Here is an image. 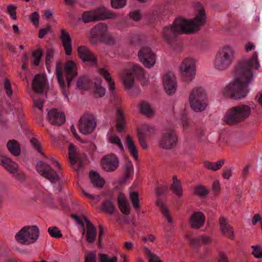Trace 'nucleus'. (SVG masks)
<instances>
[{
    "label": "nucleus",
    "instance_id": "obj_7",
    "mask_svg": "<svg viewBox=\"0 0 262 262\" xmlns=\"http://www.w3.org/2000/svg\"><path fill=\"white\" fill-rule=\"evenodd\" d=\"M234 59V52L232 48L225 46L221 48L217 53L215 60V67L219 70L227 69L233 62Z\"/></svg>",
    "mask_w": 262,
    "mask_h": 262
},
{
    "label": "nucleus",
    "instance_id": "obj_48",
    "mask_svg": "<svg viewBox=\"0 0 262 262\" xmlns=\"http://www.w3.org/2000/svg\"><path fill=\"white\" fill-rule=\"evenodd\" d=\"M145 252L149 257V262H162L160 257L156 254L151 253V251L147 247L144 248Z\"/></svg>",
    "mask_w": 262,
    "mask_h": 262
},
{
    "label": "nucleus",
    "instance_id": "obj_18",
    "mask_svg": "<svg viewBox=\"0 0 262 262\" xmlns=\"http://www.w3.org/2000/svg\"><path fill=\"white\" fill-rule=\"evenodd\" d=\"M48 119L53 125L60 126L66 121V116L63 113L59 112L56 108H52L48 113Z\"/></svg>",
    "mask_w": 262,
    "mask_h": 262
},
{
    "label": "nucleus",
    "instance_id": "obj_4",
    "mask_svg": "<svg viewBox=\"0 0 262 262\" xmlns=\"http://www.w3.org/2000/svg\"><path fill=\"white\" fill-rule=\"evenodd\" d=\"M39 236V229L37 226H25L15 235V239L21 245L35 243Z\"/></svg>",
    "mask_w": 262,
    "mask_h": 262
},
{
    "label": "nucleus",
    "instance_id": "obj_11",
    "mask_svg": "<svg viewBox=\"0 0 262 262\" xmlns=\"http://www.w3.org/2000/svg\"><path fill=\"white\" fill-rule=\"evenodd\" d=\"M180 72L185 81H191L195 75V64L190 58L184 59L180 66Z\"/></svg>",
    "mask_w": 262,
    "mask_h": 262
},
{
    "label": "nucleus",
    "instance_id": "obj_45",
    "mask_svg": "<svg viewBox=\"0 0 262 262\" xmlns=\"http://www.w3.org/2000/svg\"><path fill=\"white\" fill-rule=\"evenodd\" d=\"M129 198L134 208L135 209H138L139 208V199L138 193L136 191H133L130 192Z\"/></svg>",
    "mask_w": 262,
    "mask_h": 262
},
{
    "label": "nucleus",
    "instance_id": "obj_60",
    "mask_svg": "<svg viewBox=\"0 0 262 262\" xmlns=\"http://www.w3.org/2000/svg\"><path fill=\"white\" fill-rule=\"evenodd\" d=\"M4 89L6 90V94L11 97L12 95V90L10 80L8 78H6L4 81Z\"/></svg>",
    "mask_w": 262,
    "mask_h": 262
},
{
    "label": "nucleus",
    "instance_id": "obj_32",
    "mask_svg": "<svg viewBox=\"0 0 262 262\" xmlns=\"http://www.w3.org/2000/svg\"><path fill=\"white\" fill-rule=\"evenodd\" d=\"M90 85L91 81L87 76L82 75L77 79L76 86L79 90L83 91L88 90Z\"/></svg>",
    "mask_w": 262,
    "mask_h": 262
},
{
    "label": "nucleus",
    "instance_id": "obj_27",
    "mask_svg": "<svg viewBox=\"0 0 262 262\" xmlns=\"http://www.w3.org/2000/svg\"><path fill=\"white\" fill-rule=\"evenodd\" d=\"M60 62H58L56 66V77L57 79V81L59 86L61 90V92L63 94V95L66 97H67V92L66 91V85L64 79L63 77L62 73L60 69Z\"/></svg>",
    "mask_w": 262,
    "mask_h": 262
},
{
    "label": "nucleus",
    "instance_id": "obj_57",
    "mask_svg": "<svg viewBox=\"0 0 262 262\" xmlns=\"http://www.w3.org/2000/svg\"><path fill=\"white\" fill-rule=\"evenodd\" d=\"M126 3V0H111L112 6L115 9H119L123 7Z\"/></svg>",
    "mask_w": 262,
    "mask_h": 262
},
{
    "label": "nucleus",
    "instance_id": "obj_49",
    "mask_svg": "<svg viewBox=\"0 0 262 262\" xmlns=\"http://www.w3.org/2000/svg\"><path fill=\"white\" fill-rule=\"evenodd\" d=\"M186 237L189 244L191 246H192L195 248H199L200 247L201 243L200 236L197 238H195L193 237L190 235H187Z\"/></svg>",
    "mask_w": 262,
    "mask_h": 262
},
{
    "label": "nucleus",
    "instance_id": "obj_5",
    "mask_svg": "<svg viewBox=\"0 0 262 262\" xmlns=\"http://www.w3.org/2000/svg\"><path fill=\"white\" fill-rule=\"evenodd\" d=\"M189 100L191 108L195 112L204 111L207 105V97L202 87H195L191 91Z\"/></svg>",
    "mask_w": 262,
    "mask_h": 262
},
{
    "label": "nucleus",
    "instance_id": "obj_28",
    "mask_svg": "<svg viewBox=\"0 0 262 262\" xmlns=\"http://www.w3.org/2000/svg\"><path fill=\"white\" fill-rule=\"evenodd\" d=\"M99 73L107 81L111 91V95L115 93V83L114 79L111 76L110 73L105 69L101 68L98 70Z\"/></svg>",
    "mask_w": 262,
    "mask_h": 262
},
{
    "label": "nucleus",
    "instance_id": "obj_52",
    "mask_svg": "<svg viewBox=\"0 0 262 262\" xmlns=\"http://www.w3.org/2000/svg\"><path fill=\"white\" fill-rule=\"evenodd\" d=\"M99 233L98 237V247L101 249L103 247L102 244V236L105 234L103 227L101 225L98 226Z\"/></svg>",
    "mask_w": 262,
    "mask_h": 262
},
{
    "label": "nucleus",
    "instance_id": "obj_35",
    "mask_svg": "<svg viewBox=\"0 0 262 262\" xmlns=\"http://www.w3.org/2000/svg\"><path fill=\"white\" fill-rule=\"evenodd\" d=\"M102 80L100 78L96 79L94 83V94L97 97H102L105 94V89L101 86Z\"/></svg>",
    "mask_w": 262,
    "mask_h": 262
},
{
    "label": "nucleus",
    "instance_id": "obj_41",
    "mask_svg": "<svg viewBox=\"0 0 262 262\" xmlns=\"http://www.w3.org/2000/svg\"><path fill=\"white\" fill-rule=\"evenodd\" d=\"M140 112L142 114L149 117L153 115V111L150 105L146 102H142L140 104Z\"/></svg>",
    "mask_w": 262,
    "mask_h": 262
},
{
    "label": "nucleus",
    "instance_id": "obj_63",
    "mask_svg": "<svg viewBox=\"0 0 262 262\" xmlns=\"http://www.w3.org/2000/svg\"><path fill=\"white\" fill-rule=\"evenodd\" d=\"M84 262H96V255L94 252H90L85 256Z\"/></svg>",
    "mask_w": 262,
    "mask_h": 262
},
{
    "label": "nucleus",
    "instance_id": "obj_8",
    "mask_svg": "<svg viewBox=\"0 0 262 262\" xmlns=\"http://www.w3.org/2000/svg\"><path fill=\"white\" fill-rule=\"evenodd\" d=\"M96 124V120L94 115L85 113L80 118L78 129L82 134L88 135L95 129Z\"/></svg>",
    "mask_w": 262,
    "mask_h": 262
},
{
    "label": "nucleus",
    "instance_id": "obj_14",
    "mask_svg": "<svg viewBox=\"0 0 262 262\" xmlns=\"http://www.w3.org/2000/svg\"><path fill=\"white\" fill-rule=\"evenodd\" d=\"M108 30L106 24L100 23L94 27L90 32V42L94 45L97 44L103 37Z\"/></svg>",
    "mask_w": 262,
    "mask_h": 262
},
{
    "label": "nucleus",
    "instance_id": "obj_12",
    "mask_svg": "<svg viewBox=\"0 0 262 262\" xmlns=\"http://www.w3.org/2000/svg\"><path fill=\"white\" fill-rule=\"evenodd\" d=\"M138 55L140 61L147 68H152L156 63V54L149 47H142L139 51Z\"/></svg>",
    "mask_w": 262,
    "mask_h": 262
},
{
    "label": "nucleus",
    "instance_id": "obj_62",
    "mask_svg": "<svg viewBox=\"0 0 262 262\" xmlns=\"http://www.w3.org/2000/svg\"><path fill=\"white\" fill-rule=\"evenodd\" d=\"M52 28L50 26H48L46 28H41L39 30L38 37L40 38H43L46 34L49 32H52Z\"/></svg>",
    "mask_w": 262,
    "mask_h": 262
},
{
    "label": "nucleus",
    "instance_id": "obj_23",
    "mask_svg": "<svg viewBox=\"0 0 262 262\" xmlns=\"http://www.w3.org/2000/svg\"><path fill=\"white\" fill-rule=\"evenodd\" d=\"M60 39L62 41L66 54L70 55L72 52V40L69 33L63 28L61 30Z\"/></svg>",
    "mask_w": 262,
    "mask_h": 262
},
{
    "label": "nucleus",
    "instance_id": "obj_25",
    "mask_svg": "<svg viewBox=\"0 0 262 262\" xmlns=\"http://www.w3.org/2000/svg\"><path fill=\"white\" fill-rule=\"evenodd\" d=\"M0 165L3 166L10 173L15 172L18 167L17 164L10 158L2 155H0Z\"/></svg>",
    "mask_w": 262,
    "mask_h": 262
},
{
    "label": "nucleus",
    "instance_id": "obj_55",
    "mask_svg": "<svg viewBox=\"0 0 262 262\" xmlns=\"http://www.w3.org/2000/svg\"><path fill=\"white\" fill-rule=\"evenodd\" d=\"M99 256V262H117V258L116 256H114L111 258H110L106 254H100Z\"/></svg>",
    "mask_w": 262,
    "mask_h": 262
},
{
    "label": "nucleus",
    "instance_id": "obj_29",
    "mask_svg": "<svg viewBox=\"0 0 262 262\" xmlns=\"http://www.w3.org/2000/svg\"><path fill=\"white\" fill-rule=\"evenodd\" d=\"M125 144L128 149L129 153L133 156L136 161H138L137 148L134 141L129 135H127L126 136Z\"/></svg>",
    "mask_w": 262,
    "mask_h": 262
},
{
    "label": "nucleus",
    "instance_id": "obj_58",
    "mask_svg": "<svg viewBox=\"0 0 262 262\" xmlns=\"http://www.w3.org/2000/svg\"><path fill=\"white\" fill-rule=\"evenodd\" d=\"M30 142L34 148L42 155H44V153L42 151L41 143L37 139L33 138L31 139Z\"/></svg>",
    "mask_w": 262,
    "mask_h": 262
},
{
    "label": "nucleus",
    "instance_id": "obj_53",
    "mask_svg": "<svg viewBox=\"0 0 262 262\" xmlns=\"http://www.w3.org/2000/svg\"><path fill=\"white\" fill-rule=\"evenodd\" d=\"M54 50L53 49H47L46 56V65L47 67L50 66L51 59L53 58Z\"/></svg>",
    "mask_w": 262,
    "mask_h": 262
},
{
    "label": "nucleus",
    "instance_id": "obj_44",
    "mask_svg": "<svg viewBox=\"0 0 262 262\" xmlns=\"http://www.w3.org/2000/svg\"><path fill=\"white\" fill-rule=\"evenodd\" d=\"M129 72L131 73L134 76H136L139 78H143L144 76V70L142 67L137 65H135Z\"/></svg>",
    "mask_w": 262,
    "mask_h": 262
},
{
    "label": "nucleus",
    "instance_id": "obj_21",
    "mask_svg": "<svg viewBox=\"0 0 262 262\" xmlns=\"http://www.w3.org/2000/svg\"><path fill=\"white\" fill-rule=\"evenodd\" d=\"M219 223L222 234L229 239L233 240L235 238L234 230L227 222L226 219L224 216H221L219 219Z\"/></svg>",
    "mask_w": 262,
    "mask_h": 262
},
{
    "label": "nucleus",
    "instance_id": "obj_13",
    "mask_svg": "<svg viewBox=\"0 0 262 262\" xmlns=\"http://www.w3.org/2000/svg\"><path fill=\"white\" fill-rule=\"evenodd\" d=\"M101 165L102 169L106 172H113L119 166L118 158L113 154L104 156L101 159Z\"/></svg>",
    "mask_w": 262,
    "mask_h": 262
},
{
    "label": "nucleus",
    "instance_id": "obj_46",
    "mask_svg": "<svg viewBox=\"0 0 262 262\" xmlns=\"http://www.w3.org/2000/svg\"><path fill=\"white\" fill-rule=\"evenodd\" d=\"M42 55V52L40 49H38L32 52L33 57V64L35 66H38L40 63L41 57Z\"/></svg>",
    "mask_w": 262,
    "mask_h": 262
},
{
    "label": "nucleus",
    "instance_id": "obj_16",
    "mask_svg": "<svg viewBox=\"0 0 262 262\" xmlns=\"http://www.w3.org/2000/svg\"><path fill=\"white\" fill-rule=\"evenodd\" d=\"M63 70L66 77L67 87L69 88L71 85L72 79L78 75L76 64L72 60H68L64 64Z\"/></svg>",
    "mask_w": 262,
    "mask_h": 262
},
{
    "label": "nucleus",
    "instance_id": "obj_36",
    "mask_svg": "<svg viewBox=\"0 0 262 262\" xmlns=\"http://www.w3.org/2000/svg\"><path fill=\"white\" fill-rule=\"evenodd\" d=\"M156 205L160 208L161 213L166 219L168 223H172V220L170 216L168 208L164 205L162 200L158 198L156 201Z\"/></svg>",
    "mask_w": 262,
    "mask_h": 262
},
{
    "label": "nucleus",
    "instance_id": "obj_47",
    "mask_svg": "<svg viewBox=\"0 0 262 262\" xmlns=\"http://www.w3.org/2000/svg\"><path fill=\"white\" fill-rule=\"evenodd\" d=\"M48 231L51 236L53 237L59 238L62 236L61 231L56 226L49 227Z\"/></svg>",
    "mask_w": 262,
    "mask_h": 262
},
{
    "label": "nucleus",
    "instance_id": "obj_34",
    "mask_svg": "<svg viewBox=\"0 0 262 262\" xmlns=\"http://www.w3.org/2000/svg\"><path fill=\"white\" fill-rule=\"evenodd\" d=\"M225 160L222 159L217 161L216 163L210 162L209 161H204L203 165L205 168L212 171H217L220 169L224 164Z\"/></svg>",
    "mask_w": 262,
    "mask_h": 262
},
{
    "label": "nucleus",
    "instance_id": "obj_39",
    "mask_svg": "<svg viewBox=\"0 0 262 262\" xmlns=\"http://www.w3.org/2000/svg\"><path fill=\"white\" fill-rule=\"evenodd\" d=\"M123 81L126 88L129 89L133 87L134 84V76L128 71L124 76Z\"/></svg>",
    "mask_w": 262,
    "mask_h": 262
},
{
    "label": "nucleus",
    "instance_id": "obj_38",
    "mask_svg": "<svg viewBox=\"0 0 262 262\" xmlns=\"http://www.w3.org/2000/svg\"><path fill=\"white\" fill-rule=\"evenodd\" d=\"M208 190L205 186L198 185L194 187L193 194L195 195L204 197L208 195Z\"/></svg>",
    "mask_w": 262,
    "mask_h": 262
},
{
    "label": "nucleus",
    "instance_id": "obj_17",
    "mask_svg": "<svg viewBox=\"0 0 262 262\" xmlns=\"http://www.w3.org/2000/svg\"><path fill=\"white\" fill-rule=\"evenodd\" d=\"M78 55L84 62L97 64V59L92 51L85 46H80L77 49Z\"/></svg>",
    "mask_w": 262,
    "mask_h": 262
},
{
    "label": "nucleus",
    "instance_id": "obj_40",
    "mask_svg": "<svg viewBox=\"0 0 262 262\" xmlns=\"http://www.w3.org/2000/svg\"><path fill=\"white\" fill-rule=\"evenodd\" d=\"M170 189L173 193L176 194L177 196L181 197L183 195V190L180 181H174L173 182Z\"/></svg>",
    "mask_w": 262,
    "mask_h": 262
},
{
    "label": "nucleus",
    "instance_id": "obj_51",
    "mask_svg": "<svg viewBox=\"0 0 262 262\" xmlns=\"http://www.w3.org/2000/svg\"><path fill=\"white\" fill-rule=\"evenodd\" d=\"M125 175L126 179H129L133 173V166L132 162L129 161L125 164Z\"/></svg>",
    "mask_w": 262,
    "mask_h": 262
},
{
    "label": "nucleus",
    "instance_id": "obj_26",
    "mask_svg": "<svg viewBox=\"0 0 262 262\" xmlns=\"http://www.w3.org/2000/svg\"><path fill=\"white\" fill-rule=\"evenodd\" d=\"M118 207L121 212L124 215L130 214V206L126 201L124 194L120 193L118 197Z\"/></svg>",
    "mask_w": 262,
    "mask_h": 262
},
{
    "label": "nucleus",
    "instance_id": "obj_33",
    "mask_svg": "<svg viewBox=\"0 0 262 262\" xmlns=\"http://www.w3.org/2000/svg\"><path fill=\"white\" fill-rule=\"evenodd\" d=\"M116 128L118 132H122L124 128L125 117L123 111L120 108H117L116 114Z\"/></svg>",
    "mask_w": 262,
    "mask_h": 262
},
{
    "label": "nucleus",
    "instance_id": "obj_10",
    "mask_svg": "<svg viewBox=\"0 0 262 262\" xmlns=\"http://www.w3.org/2000/svg\"><path fill=\"white\" fill-rule=\"evenodd\" d=\"M36 169L41 176L48 179L52 183L59 180L57 172L49 164L43 161H40L37 163Z\"/></svg>",
    "mask_w": 262,
    "mask_h": 262
},
{
    "label": "nucleus",
    "instance_id": "obj_3",
    "mask_svg": "<svg viewBox=\"0 0 262 262\" xmlns=\"http://www.w3.org/2000/svg\"><path fill=\"white\" fill-rule=\"evenodd\" d=\"M253 105H241L233 106L229 110L224 117V121L229 125H234L247 119L251 113Z\"/></svg>",
    "mask_w": 262,
    "mask_h": 262
},
{
    "label": "nucleus",
    "instance_id": "obj_56",
    "mask_svg": "<svg viewBox=\"0 0 262 262\" xmlns=\"http://www.w3.org/2000/svg\"><path fill=\"white\" fill-rule=\"evenodd\" d=\"M109 140L111 143L117 145L121 150H123V146L121 143V140L118 137L115 136H111L109 138Z\"/></svg>",
    "mask_w": 262,
    "mask_h": 262
},
{
    "label": "nucleus",
    "instance_id": "obj_42",
    "mask_svg": "<svg viewBox=\"0 0 262 262\" xmlns=\"http://www.w3.org/2000/svg\"><path fill=\"white\" fill-rule=\"evenodd\" d=\"M145 40V36L139 34H134L132 35L130 43L133 45H140Z\"/></svg>",
    "mask_w": 262,
    "mask_h": 262
},
{
    "label": "nucleus",
    "instance_id": "obj_15",
    "mask_svg": "<svg viewBox=\"0 0 262 262\" xmlns=\"http://www.w3.org/2000/svg\"><path fill=\"white\" fill-rule=\"evenodd\" d=\"M164 90L168 95L173 94L177 90V82L173 73L169 72L164 75L163 78Z\"/></svg>",
    "mask_w": 262,
    "mask_h": 262
},
{
    "label": "nucleus",
    "instance_id": "obj_61",
    "mask_svg": "<svg viewBox=\"0 0 262 262\" xmlns=\"http://www.w3.org/2000/svg\"><path fill=\"white\" fill-rule=\"evenodd\" d=\"M70 161L71 165H74L75 164L77 161H79V165L77 168H75L76 171H78L79 169L82 166L83 162L81 161L80 156H79V158H76L75 156H69Z\"/></svg>",
    "mask_w": 262,
    "mask_h": 262
},
{
    "label": "nucleus",
    "instance_id": "obj_30",
    "mask_svg": "<svg viewBox=\"0 0 262 262\" xmlns=\"http://www.w3.org/2000/svg\"><path fill=\"white\" fill-rule=\"evenodd\" d=\"M91 182L93 186L96 188H102L105 183L104 180L100 178L99 173L96 172L91 171L89 174Z\"/></svg>",
    "mask_w": 262,
    "mask_h": 262
},
{
    "label": "nucleus",
    "instance_id": "obj_31",
    "mask_svg": "<svg viewBox=\"0 0 262 262\" xmlns=\"http://www.w3.org/2000/svg\"><path fill=\"white\" fill-rule=\"evenodd\" d=\"M7 147L9 151L14 156H18L20 154V146L18 142L15 140H9L7 143Z\"/></svg>",
    "mask_w": 262,
    "mask_h": 262
},
{
    "label": "nucleus",
    "instance_id": "obj_2",
    "mask_svg": "<svg viewBox=\"0 0 262 262\" xmlns=\"http://www.w3.org/2000/svg\"><path fill=\"white\" fill-rule=\"evenodd\" d=\"M192 26L198 29L196 25L189 24L187 19L182 17L176 18L171 26H167L163 29V36L169 42L176 40L181 34H191L193 30Z\"/></svg>",
    "mask_w": 262,
    "mask_h": 262
},
{
    "label": "nucleus",
    "instance_id": "obj_50",
    "mask_svg": "<svg viewBox=\"0 0 262 262\" xmlns=\"http://www.w3.org/2000/svg\"><path fill=\"white\" fill-rule=\"evenodd\" d=\"M137 137L141 146L143 149H147L148 145L145 141V135L142 132L138 130Z\"/></svg>",
    "mask_w": 262,
    "mask_h": 262
},
{
    "label": "nucleus",
    "instance_id": "obj_64",
    "mask_svg": "<svg viewBox=\"0 0 262 262\" xmlns=\"http://www.w3.org/2000/svg\"><path fill=\"white\" fill-rule=\"evenodd\" d=\"M11 173L13 175L15 179L19 181H24L26 179V176L23 172L18 171V168H16L15 172Z\"/></svg>",
    "mask_w": 262,
    "mask_h": 262
},
{
    "label": "nucleus",
    "instance_id": "obj_19",
    "mask_svg": "<svg viewBox=\"0 0 262 262\" xmlns=\"http://www.w3.org/2000/svg\"><path fill=\"white\" fill-rule=\"evenodd\" d=\"M46 84V75L44 74H36L32 82V89L37 94H42Z\"/></svg>",
    "mask_w": 262,
    "mask_h": 262
},
{
    "label": "nucleus",
    "instance_id": "obj_54",
    "mask_svg": "<svg viewBox=\"0 0 262 262\" xmlns=\"http://www.w3.org/2000/svg\"><path fill=\"white\" fill-rule=\"evenodd\" d=\"M251 248L253 249L252 253V255L257 258H262V247L257 245L252 246Z\"/></svg>",
    "mask_w": 262,
    "mask_h": 262
},
{
    "label": "nucleus",
    "instance_id": "obj_20",
    "mask_svg": "<svg viewBox=\"0 0 262 262\" xmlns=\"http://www.w3.org/2000/svg\"><path fill=\"white\" fill-rule=\"evenodd\" d=\"M83 218L85 222L86 231L85 233L86 241L89 244L94 243L96 240L97 232L95 226L84 215Z\"/></svg>",
    "mask_w": 262,
    "mask_h": 262
},
{
    "label": "nucleus",
    "instance_id": "obj_6",
    "mask_svg": "<svg viewBox=\"0 0 262 262\" xmlns=\"http://www.w3.org/2000/svg\"><path fill=\"white\" fill-rule=\"evenodd\" d=\"M115 17V14L111 11L104 7H100L94 10L84 12L81 15V19L84 23L87 24Z\"/></svg>",
    "mask_w": 262,
    "mask_h": 262
},
{
    "label": "nucleus",
    "instance_id": "obj_1",
    "mask_svg": "<svg viewBox=\"0 0 262 262\" xmlns=\"http://www.w3.org/2000/svg\"><path fill=\"white\" fill-rule=\"evenodd\" d=\"M259 66L256 52L250 59L239 60L234 68V79L223 90L224 96L234 100L245 98L249 92L248 86L253 80L252 69L257 70Z\"/></svg>",
    "mask_w": 262,
    "mask_h": 262
},
{
    "label": "nucleus",
    "instance_id": "obj_43",
    "mask_svg": "<svg viewBox=\"0 0 262 262\" xmlns=\"http://www.w3.org/2000/svg\"><path fill=\"white\" fill-rule=\"evenodd\" d=\"M100 42L108 45H113L116 42V39L112 34L108 32L107 30Z\"/></svg>",
    "mask_w": 262,
    "mask_h": 262
},
{
    "label": "nucleus",
    "instance_id": "obj_37",
    "mask_svg": "<svg viewBox=\"0 0 262 262\" xmlns=\"http://www.w3.org/2000/svg\"><path fill=\"white\" fill-rule=\"evenodd\" d=\"M101 209L102 211L112 214L115 209V206L112 199H109L103 201Z\"/></svg>",
    "mask_w": 262,
    "mask_h": 262
},
{
    "label": "nucleus",
    "instance_id": "obj_24",
    "mask_svg": "<svg viewBox=\"0 0 262 262\" xmlns=\"http://www.w3.org/2000/svg\"><path fill=\"white\" fill-rule=\"evenodd\" d=\"M206 16L205 11L204 9H202L193 19L187 20V21H189V24H192L193 25H196L198 27V29L195 27H192L193 28L192 33L199 30L200 27L205 25L206 23Z\"/></svg>",
    "mask_w": 262,
    "mask_h": 262
},
{
    "label": "nucleus",
    "instance_id": "obj_22",
    "mask_svg": "<svg viewBox=\"0 0 262 262\" xmlns=\"http://www.w3.org/2000/svg\"><path fill=\"white\" fill-rule=\"evenodd\" d=\"M205 216L202 212H194L190 216L189 223L194 229H199L204 224Z\"/></svg>",
    "mask_w": 262,
    "mask_h": 262
},
{
    "label": "nucleus",
    "instance_id": "obj_59",
    "mask_svg": "<svg viewBox=\"0 0 262 262\" xmlns=\"http://www.w3.org/2000/svg\"><path fill=\"white\" fill-rule=\"evenodd\" d=\"M16 7L13 5H9L7 6V13L10 15L11 17L16 20L17 17L16 15Z\"/></svg>",
    "mask_w": 262,
    "mask_h": 262
},
{
    "label": "nucleus",
    "instance_id": "obj_9",
    "mask_svg": "<svg viewBox=\"0 0 262 262\" xmlns=\"http://www.w3.org/2000/svg\"><path fill=\"white\" fill-rule=\"evenodd\" d=\"M177 141V136L174 130L166 129L161 135L159 145L163 149H170L176 146Z\"/></svg>",
    "mask_w": 262,
    "mask_h": 262
}]
</instances>
